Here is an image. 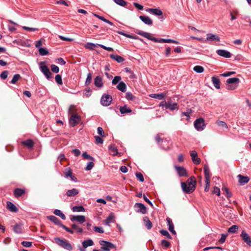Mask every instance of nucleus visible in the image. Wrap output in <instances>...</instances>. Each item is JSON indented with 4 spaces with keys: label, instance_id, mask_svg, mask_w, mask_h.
<instances>
[{
    "label": "nucleus",
    "instance_id": "obj_1",
    "mask_svg": "<svg viewBox=\"0 0 251 251\" xmlns=\"http://www.w3.org/2000/svg\"><path fill=\"white\" fill-rule=\"evenodd\" d=\"M135 33L141 35V36H142L149 40L154 41L155 42L168 43H174V44H179L178 42H177L176 40L171 39H162V38L158 39V38H156L154 37H152L151 36V34L150 33L144 32L142 30H138V29L135 31Z\"/></svg>",
    "mask_w": 251,
    "mask_h": 251
},
{
    "label": "nucleus",
    "instance_id": "obj_2",
    "mask_svg": "<svg viewBox=\"0 0 251 251\" xmlns=\"http://www.w3.org/2000/svg\"><path fill=\"white\" fill-rule=\"evenodd\" d=\"M196 180L193 176L190 177L186 182H181V186L183 191L187 194L193 192L196 188Z\"/></svg>",
    "mask_w": 251,
    "mask_h": 251
},
{
    "label": "nucleus",
    "instance_id": "obj_3",
    "mask_svg": "<svg viewBox=\"0 0 251 251\" xmlns=\"http://www.w3.org/2000/svg\"><path fill=\"white\" fill-rule=\"evenodd\" d=\"M55 243L59 246L68 251H71L73 247L70 243L65 239H61L59 237L54 238Z\"/></svg>",
    "mask_w": 251,
    "mask_h": 251
},
{
    "label": "nucleus",
    "instance_id": "obj_4",
    "mask_svg": "<svg viewBox=\"0 0 251 251\" xmlns=\"http://www.w3.org/2000/svg\"><path fill=\"white\" fill-rule=\"evenodd\" d=\"M48 219L50 220L51 222H52L54 224L56 225H58L61 227H62L63 229H64L66 231L71 233L73 234L74 233V231L70 228L67 227L66 226L63 225L61 223V221L58 219L57 218L54 216H47Z\"/></svg>",
    "mask_w": 251,
    "mask_h": 251
},
{
    "label": "nucleus",
    "instance_id": "obj_5",
    "mask_svg": "<svg viewBox=\"0 0 251 251\" xmlns=\"http://www.w3.org/2000/svg\"><path fill=\"white\" fill-rule=\"evenodd\" d=\"M239 81V79L236 77H232L227 79L226 80V88L228 90H234L237 87Z\"/></svg>",
    "mask_w": 251,
    "mask_h": 251
},
{
    "label": "nucleus",
    "instance_id": "obj_6",
    "mask_svg": "<svg viewBox=\"0 0 251 251\" xmlns=\"http://www.w3.org/2000/svg\"><path fill=\"white\" fill-rule=\"evenodd\" d=\"M39 65L41 71L43 73V74L45 75V76L48 79H50L52 77V74L50 72L48 67L46 65L45 62H41L39 63Z\"/></svg>",
    "mask_w": 251,
    "mask_h": 251
},
{
    "label": "nucleus",
    "instance_id": "obj_7",
    "mask_svg": "<svg viewBox=\"0 0 251 251\" xmlns=\"http://www.w3.org/2000/svg\"><path fill=\"white\" fill-rule=\"evenodd\" d=\"M99 243L101 246V249L104 251H109L112 249L116 248L114 244L108 241L100 240Z\"/></svg>",
    "mask_w": 251,
    "mask_h": 251
},
{
    "label": "nucleus",
    "instance_id": "obj_8",
    "mask_svg": "<svg viewBox=\"0 0 251 251\" xmlns=\"http://www.w3.org/2000/svg\"><path fill=\"white\" fill-rule=\"evenodd\" d=\"M81 121V118L77 114H73L70 115L69 119V124L72 126H75L78 124Z\"/></svg>",
    "mask_w": 251,
    "mask_h": 251
},
{
    "label": "nucleus",
    "instance_id": "obj_9",
    "mask_svg": "<svg viewBox=\"0 0 251 251\" xmlns=\"http://www.w3.org/2000/svg\"><path fill=\"white\" fill-rule=\"evenodd\" d=\"M204 120L202 118H200L196 120L194 122L195 127L198 131H201L204 129L205 126Z\"/></svg>",
    "mask_w": 251,
    "mask_h": 251
},
{
    "label": "nucleus",
    "instance_id": "obj_10",
    "mask_svg": "<svg viewBox=\"0 0 251 251\" xmlns=\"http://www.w3.org/2000/svg\"><path fill=\"white\" fill-rule=\"evenodd\" d=\"M112 100V97L109 95H103L101 99V103L104 106H108Z\"/></svg>",
    "mask_w": 251,
    "mask_h": 251
},
{
    "label": "nucleus",
    "instance_id": "obj_11",
    "mask_svg": "<svg viewBox=\"0 0 251 251\" xmlns=\"http://www.w3.org/2000/svg\"><path fill=\"white\" fill-rule=\"evenodd\" d=\"M241 237L243 240L249 246H251V239L250 236L244 230L242 231L241 235Z\"/></svg>",
    "mask_w": 251,
    "mask_h": 251
},
{
    "label": "nucleus",
    "instance_id": "obj_12",
    "mask_svg": "<svg viewBox=\"0 0 251 251\" xmlns=\"http://www.w3.org/2000/svg\"><path fill=\"white\" fill-rule=\"evenodd\" d=\"M146 11L155 16H159L163 15L162 11L158 8H148L146 9Z\"/></svg>",
    "mask_w": 251,
    "mask_h": 251
},
{
    "label": "nucleus",
    "instance_id": "obj_13",
    "mask_svg": "<svg viewBox=\"0 0 251 251\" xmlns=\"http://www.w3.org/2000/svg\"><path fill=\"white\" fill-rule=\"evenodd\" d=\"M190 155L192 157L193 162L195 164H199L201 163V159L198 157L197 152L195 151H192L190 152Z\"/></svg>",
    "mask_w": 251,
    "mask_h": 251
},
{
    "label": "nucleus",
    "instance_id": "obj_14",
    "mask_svg": "<svg viewBox=\"0 0 251 251\" xmlns=\"http://www.w3.org/2000/svg\"><path fill=\"white\" fill-rule=\"evenodd\" d=\"M134 207L139 208L137 211L138 212H140L143 214L147 213L146 207L141 203H136Z\"/></svg>",
    "mask_w": 251,
    "mask_h": 251
},
{
    "label": "nucleus",
    "instance_id": "obj_15",
    "mask_svg": "<svg viewBox=\"0 0 251 251\" xmlns=\"http://www.w3.org/2000/svg\"><path fill=\"white\" fill-rule=\"evenodd\" d=\"M72 222L76 221L80 224H82L85 222V217L83 215L73 216L71 218Z\"/></svg>",
    "mask_w": 251,
    "mask_h": 251
},
{
    "label": "nucleus",
    "instance_id": "obj_16",
    "mask_svg": "<svg viewBox=\"0 0 251 251\" xmlns=\"http://www.w3.org/2000/svg\"><path fill=\"white\" fill-rule=\"evenodd\" d=\"M140 19L145 24L151 25L153 24L152 20L148 16L141 15L139 16Z\"/></svg>",
    "mask_w": 251,
    "mask_h": 251
},
{
    "label": "nucleus",
    "instance_id": "obj_17",
    "mask_svg": "<svg viewBox=\"0 0 251 251\" xmlns=\"http://www.w3.org/2000/svg\"><path fill=\"white\" fill-rule=\"evenodd\" d=\"M216 52L219 55L226 58H230L231 55L229 51L224 50H218Z\"/></svg>",
    "mask_w": 251,
    "mask_h": 251
},
{
    "label": "nucleus",
    "instance_id": "obj_18",
    "mask_svg": "<svg viewBox=\"0 0 251 251\" xmlns=\"http://www.w3.org/2000/svg\"><path fill=\"white\" fill-rule=\"evenodd\" d=\"M176 169L180 176H187V172L183 167L176 166Z\"/></svg>",
    "mask_w": 251,
    "mask_h": 251
},
{
    "label": "nucleus",
    "instance_id": "obj_19",
    "mask_svg": "<svg viewBox=\"0 0 251 251\" xmlns=\"http://www.w3.org/2000/svg\"><path fill=\"white\" fill-rule=\"evenodd\" d=\"M22 144L24 146L27 147L28 149L31 150L33 148L34 143L33 140L31 139H27L26 140L22 142Z\"/></svg>",
    "mask_w": 251,
    "mask_h": 251
},
{
    "label": "nucleus",
    "instance_id": "obj_20",
    "mask_svg": "<svg viewBox=\"0 0 251 251\" xmlns=\"http://www.w3.org/2000/svg\"><path fill=\"white\" fill-rule=\"evenodd\" d=\"M95 85L99 88L103 87L102 79L100 76H97L94 79Z\"/></svg>",
    "mask_w": 251,
    "mask_h": 251
},
{
    "label": "nucleus",
    "instance_id": "obj_21",
    "mask_svg": "<svg viewBox=\"0 0 251 251\" xmlns=\"http://www.w3.org/2000/svg\"><path fill=\"white\" fill-rule=\"evenodd\" d=\"M203 170L205 180H210V172L207 164L204 165Z\"/></svg>",
    "mask_w": 251,
    "mask_h": 251
},
{
    "label": "nucleus",
    "instance_id": "obj_22",
    "mask_svg": "<svg viewBox=\"0 0 251 251\" xmlns=\"http://www.w3.org/2000/svg\"><path fill=\"white\" fill-rule=\"evenodd\" d=\"M25 189L17 188L14 190L13 194L16 198H19L25 194Z\"/></svg>",
    "mask_w": 251,
    "mask_h": 251
},
{
    "label": "nucleus",
    "instance_id": "obj_23",
    "mask_svg": "<svg viewBox=\"0 0 251 251\" xmlns=\"http://www.w3.org/2000/svg\"><path fill=\"white\" fill-rule=\"evenodd\" d=\"M206 40L219 42L220 41V37L215 34L208 33L206 35Z\"/></svg>",
    "mask_w": 251,
    "mask_h": 251
},
{
    "label": "nucleus",
    "instance_id": "obj_24",
    "mask_svg": "<svg viewBox=\"0 0 251 251\" xmlns=\"http://www.w3.org/2000/svg\"><path fill=\"white\" fill-rule=\"evenodd\" d=\"M6 207L12 212L16 213L18 211L17 207L12 202L9 201L7 202Z\"/></svg>",
    "mask_w": 251,
    "mask_h": 251
},
{
    "label": "nucleus",
    "instance_id": "obj_25",
    "mask_svg": "<svg viewBox=\"0 0 251 251\" xmlns=\"http://www.w3.org/2000/svg\"><path fill=\"white\" fill-rule=\"evenodd\" d=\"M166 220H167L168 225L169 226V231L172 234H173L174 235H176V232L174 230V226L173 223V222L172 221V220L170 218L168 217V218H167Z\"/></svg>",
    "mask_w": 251,
    "mask_h": 251
},
{
    "label": "nucleus",
    "instance_id": "obj_26",
    "mask_svg": "<svg viewBox=\"0 0 251 251\" xmlns=\"http://www.w3.org/2000/svg\"><path fill=\"white\" fill-rule=\"evenodd\" d=\"M237 177L239 178V182L241 185H244L249 181V178L248 176H244L241 175H238Z\"/></svg>",
    "mask_w": 251,
    "mask_h": 251
},
{
    "label": "nucleus",
    "instance_id": "obj_27",
    "mask_svg": "<svg viewBox=\"0 0 251 251\" xmlns=\"http://www.w3.org/2000/svg\"><path fill=\"white\" fill-rule=\"evenodd\" d=\"M178 108V106L176 103H172L171 101H168L167 109H169L170 110L173 111Z\"/></svg>",
    "mask_w": 251,
    "mask_h": 251
},
{
    "label": "nucleus",
    "instance_id": "obj_28",
    "mask_svg": "<svg viewBox=\"0 0 251 251\" xmlns=\"http://www.w3.org/2000/svg\"><path fill=\"white\" fill-rule=\"evenodd\" d=\"M212 81L215 87L218 89L220 88V81L218 78L216 76L212 77Z\"/></svg>",
    "mask_w": 251,
    "mask_h": 251
},
{
    "label": "nucleus",
    "instance_id": "obj_29",
    "mask_svg": "<svg viewBox=\"0 0 251 251\" xmlns=\"http://www.w3.org/2000/svg\"><path fill=\"white\" fill-rule=\"evenodd\" d=\"M110 57L118 63H122L125 61V59L123 57L118 55L110 54Z\"/></svg>",
    "mask_w": 251,
    "mask_h": 251
},
{
    "label": "nucleus",
    "instance_id": "obj_30",
    "mask_svg": "<svg viewBox=\"0 0 251 251\" xmlns=\"http://www.w3.org/2000/svg\"><path fill=\"white\" fill-rule=\"evenodd\" d=\"M79 193V191L77 189H72L71 190H69L66 192V195L68 197H73L77 194H78Z\"/></svg>",
    "mask_w": 251,
    "mask_h": 251
},
{
    "label": "nucleus",
    "instance_id": "obj_31",
    "mask_svg": "<svg viewBox=\"0 0 251 251\" xmlns=\"http://www.w3.org/2000/svg\"><path fill=\"white\" fill-rule=\"evenodd\" d=\"M151 98L156 99L159 100H163L166 96V94L164 93L161 94H151L150 95Z\"/></svg>",
    "mask_w": 251,
    "mask_h": 251
},
{
    "label": "nucleus",
    "instance_id": "obj_32",
    "mask_svg": "<svg viewBox=\"0 0 251 251\" xmlns=\"http://www.w3.org/2000/svg\"><path fill=\"white\" fill-rule=\"evenodd\" d=\"M117 88L119 90L123 92H125L126 91V86L125 82L121 81L117 86Z\"/></svg>",
    "mask_w": 251,
    "mask_h": 251
},
{
    "label": "nucleus",
    "instance_id": "obj_33",
    "mask_svg": "<svg viewBox=\"0 0 251 251\" xmlns=\"http://www.w3.org/2000/svg\"><path fill=\"white\" fill-rule=\"evenodd\" d=\"M14 231L16 233H21L22 232V226L21 224H16L13 227Z\"/></svg>",
    "mask_w": 251,
    "mask_h": 251
},
{
    "label": "nucleus",
    "instance_id": "obj_34",
    "mask_svg": "<svg viewBox=\"0 0 251 251\" xmlns=\"http://www.w3.org/2000/svg\"><path fill=\"white\" fill-rule=\"evenodd\" d=\"M119 110L121 114H126L131 113L132 112V110L129 107H127L126 105L121 106L119 108Z\"/></svg>",
    "mask_w": 251,
    "mask_h": 251
},
{
    "label": "nucleus",
    "instance_id": "obj_35",
    "mask_svg": "<svg viewBox=\"0 0 251 251\" xmlns=\"http://www.w3.org/2000/svg\"><path fill=\"white\" fill-rule=\"evenodd\" d=\"M82 244L83 248H84V249H86V248H87L89 246H93L94 245V242L92 241V240L88 239V240H84L82 242Z\"/></svg>",
    "mask_w": 251,
    "mask_h": 251
},
{
    "label": "nucleus",
    "instance_id": "obj_36",
    "mask_svg": "<svg viewBox=\"0 0 251 251\" xmlns=\"http://www.w3.org/2000/svg\"><path fill=\"white\" fill-rule=\"evenodd\" d=\"M71 227L77 233H81L83 232V229L75 224H72Z\"/></svg>",
    "mask_w": 251,
    "mask_h": 251
},
{
    "label": "nucleus",
    "instance_id": "obj_37",
    "mask_svg": "<svg viewBox=\"0 0 251 251\" xmlns=\"http://www.w3.org/2000/svg\"><path fill=\"white\" fill-rule=\"evenodd\" d=\"M108 149L109 150H110L111 151H112L113 152H114V153L113 154V156H115L116 155H117L119 152L118 151V150L116 148V147H115V145H114V144H111L109 146H108Z\"/></svg>",
    "mask_w": 251,
    "mask_h": 251
},
{
    "label": "nucleus",
    "instance_id": "obj_38",
    "mask_svg": "<svg viewBox=\"0 0 251 251\" xmlns=\"http://www.w3.org/2000/svg\"><path fill=\"white\" fill-rule=\"evenodd\" d=\"M126 98L127 100H129L135 101L137 99L131 92H127L126 94Z\"/></svg>",
    "mask_w": 251,
    "mask_h": 251
},
{
    "label": "nucleus",
    "instance_id": "obj_39",
    "mask_svg": "<svg viewBox=\"0 0 251 251\" xmlns=\"http://www.w3.org/2000/svg\"><path fill=\"white\" fill-rule=\"evenodd\" d=\"M53 213L55 215L59 216L63 220H65L66 219L65 215L60 210L55 209Z\"/></svg>",
    "mask_w": 251,
    "mask_h": 251
},
{
    "label": "nucleus",
    "instance_id": "obj_40",
    "mask_svg": "<svg viewBox=\"0 0 251 251\" xmlns=\"http://www.w3.org/2000/svg\"><path fill=\"white\" fill-rule=\"evenodd\" d=\"M73 114H77L76 112V109L75 107V106L74 105H71L70 106L69 110H68V114L69 115H72Z\"/></svg>",
    "mask_w": 251,
    "mask_h": 251
},
{
    "label": "nucleus",
    "instance_id": "obj_41",
    "mask_svg": "<svg viewBox=\"0 0 251 251\" xmlns=\"http://www.w3.org/2000/svg\"><path fill=\"white\" fill-rule=\"evenodd\" d=\"M144 221L145 222L146 227L148 229H150L152 226V224L151 221L149 220V218L148 217H146L144 219Z\"/></svg>",
    "mask_w": 251,
    "mask_h": 251
},
{
    "label": "nucleus",
    "instance_id": "obj_42",
    "mask_svg": "<svg viewBox=\"0 0 251 251\" xmlns=\"http://www.w3.org/2000/svg\"><path fill=\"white\" fill-rule=\"evenodd\" d=\"M239 227L237 225H233L230 227L228 229V232L231 233H236L237 230L238 229Z\"/></svg>",
    "mask_w": 251,
    "mask_h": 251
},
{
    "label": "nucleus",
    "instance_id": "obj_43",
    "mask_svg": "<svg viewBox=\"0 0 251 251\" xmlns=\"http://www.w3.org/2000/svg\"><path fill=\"white\" fill-rule=\"evenodd\" d=\"M73 212H84V208L82 206H75L72 208Z\"/></svg>",
    "mask_w": 251,
    "mask_h": 251
},
{
    "label": "nucleus",
    "instance_id": "obj_44",
    "mask_svg": "<svg viewBox=\"0 0 251 251\" xmlns=\"http://www.w3.org/2000/svg\"><path fill=\"white\" fill-rule=\"evenodd\" d=\"M193 70L198 73H201L204 71V68L201 66L198 65L193 68Z\"/></svg>",
    "mask_w": 251,
    "mask_h": 251
},
{
    "label": "nucleus",
    "instance_id": "obj_45",
    "mask_svg": "<svg viewBox=\"0 0 251 251\" xmlns=\"http://www.w3.org/2000/svg\"><path fill=\"white\" fill-rule=\"evenodd\" d=\"M92 76L91 73L88 74L87 75V78L85 80V84L86 86L89 85L91 83L92 81Z\"/></svg>",
    "mask_w": 251,
    "mask_h": 251
},
{
    "label": "nucleus",
    "instance_id": "obj_46",
    "mask_svg": "<svg viewBox=\"0 0 251 251\" xmlns=\"http://www.w3.org/2000/svg\"><path fill=\"white\" fill-rule=\"evenodd\" d=\"M20 78L21 76L19 74L15 75L11 81V83L12 84H15Z\"/></svg>",
    "mask_w": 251,
    "mask_h": 251
},
{
    "label": "nucleus",
    "instance_id": "obj_47",
    "mask_svg": "<svg viewBox=\"0 0 251 251\" xmlns=\"http://www.w3.org/2000/svg\"><path fill=\"white\" fill-rule=\"evenodd\" d=\"M98 45H95L93 43H87L85 46V47L86 48V49H89L90 50H93L94 48L97 47Z\"/></svg>",
    "mask_w": 251,
    "mask_h": 251
},
{
    "label": "nucleus",
    "instance_id": "obj_48",
    "mask_svg": "<svg viewBox=\"0 0 251 251\" xmlns=\"http://www.w3.org/2000/svg\"><path fill=\"white\" fill-rule=\"evenodd\" d=\"M159 232L162 235L165 236L167 238L170 239H172V237L170 235V234L169 233L168 231H167L166 230L162 229V230H160Z\"/></svg>",
    "mask_w": 251,
    "mask_h": 251
},
{
    "label": "nucleus",
    "instance_id": "obj_49",
    "mask_svg": "<svg viewBox=\"0 0 251 251\" xmlns=\"http://www.w3.org/2000/svg\"><path fill=\"white\" fill-rule=\"evenodd\" d=\"M64 173V175H65V176L67 177H68L69 176L70 177L73 175L72 170L70 168H68L66 169L65 170Z\"/></svg>",
    "mask_w": 251,
    "mask_h": 251
},
{
    "label": "nucleus",
    "instance_id": "obj_50",
    "mask_svg": "<svg viewBox=\"0 0 251 251\" xmlns=\"http://www.w3.org/2000/svg\"><path fill=\"white\" fill-rule=\"evenodd\" d=\"M216 123L219 126L224 127L226 129L227 128V126L226 124L224 121H217Z\"/></svg>",
    "mask_w": 251,
    "mask_h": 251
},
{
    "label": "nucleus",
    "instance_id": "obj_51",
    "mask_svg": "<svg viewBox=\"0 0 251 251\" xmlns=\"http://www.w3.org/2000/svg\"><path fill=\"white\" fill-rule=\"evenodd\" d=\"M39 52L41 55H46L49 54L48 51L43 48H40L39 50Z\"/></svg>",
    "mask_w": 251,
    "mask_h": 251
},
{
    "label": "nucleus",
    "instance_id": "obj_52",
    "mask_svg": "<svg viewBox=\"0 0 251 251\" xmlns=\"http://www.w3.org/2000/svg\"><path fill=\"white\" fill-rule=\"evenodd\" d=\"M55 80L56 83L59 85L62 84V77L60 75H57L55 77Z\"/></svg>",
    "mask_w": 251,
    "mask_h": 251
},
{
    "label": "nucleus",
    "instance_id": "obj_53",
    "mask_svg": "<svg viewBox=\"0 0 251 251\" xmlns=\"http://www.w3.org/2000/svg\"><path fill=\"white\" fill-rule=\"evenodd\" d=\"M135 176L136 177L141 181L143 182L144 181V178L143 175L140 172H137L135 174Z\"/></svg>",
    "mask_w": 251,
    "mask_h": 251
},
{
    "label": "nucleus",
    "instance_id": "obj_54",
    "mask_svg": "<svg viewBox=\"0 0 251 251\" xmlns=\"http://www.w3.org/2000/svg\"><path fill=\"white\" fill-rule=\"evenodd\" d=\"M51 70L55 73H58L59 71V67L55 65L52 64L50 66Z\"/></svg>",
    "mask_w": 251,
    "mask_h": 251
},
{
    "label": "nucleus",
    "instance_id": "obj_55",
    "mask_svg": "<svg viewBox=\"0 0 251 251\" xmlns=\"http://www.w3.org/2000/svg\"><path fill=\"white\" fill-rule=\"evenodd\" d=\"M161 244L163 247H164L166 248H168L171 246L170 243L165 240H162Z\"/></svg>",
    "mask_w": 251,
    "mask_h": 251
},
{
    "label": "nucleus",
    "instance_id": "obj_56",
    "mask_svg": "<svg viewBox=\"0 0 251 251\" xmlns=\"http://www.w3.org/2000/svg\"><path fill=\"white\" fill-rule=\"evenodd\" d=\"M114 1L117 4L124 6L126 5V2L124 0H114Z\"/></svg>",
    "mask_w": 251,
    "mask_h": 251
},
{
    "label": "nucleus",
    "instance_id": "obj_57",
    "mask_svg": "<svg viewBox=\"0 0 251 251\" xmlns=\"http://www.w3.org/2000/svg\"><path fill=\"white\" fill-rule=\"evenodd\" d=\"M121 79V77L120 76H115L113 79L112 83L113 84L115 85L118 83Z\"/></svg>",
    "mask_w": 251,
    "mask_h": 251
},
{
    "label": "nucleus",
    "instance_id": "obj_58",
    "mask_svg": "<svg viewBox=\"0 0 251 251\" xmlns=\"http://www.w3.org/2000/svg\"><path fill=\"white\" fill-rule=\"evenodd\" d=\"M95 138L96 143L97 144H101L103 143V140L100 137L98 136H96L95 137Z\"/></svg>",
    "mask_w": 251,
    "mask_h": 251
},
{
    "label": "nucleus",
    "instance_id": "obj_59",
    "mask_svg": "<svg viewBox=\"0 0 251 251\" xmlns=\"http://www.w3.org/2000/svg\"><path fill=\"white\" fill-rule=\"evenodd\" d=\"M94 166V164L92 162H90L87 164L86 167L85 168L86 171L91 170Z\"/></svg>",
    "mask_w": 251,
    "mask_h": 251
},
{
    "label": "nucleus",
    "instance_id": "obj_60",
    "mask_svg": "<svg viewBox=\"0 0 251 251\" xmlns=\"http://www.w3.org/2000/svg\"><path fill=\"white\" fill-rule=\"evenodd\" d=\"M21 244L24 247H30L32 246V243L31 242L23 241Z\"/></svg>",
    "mask_w": 251,
    "mask_h": 251
},
{
    "label": "nucleus",
    "instance_id": "obj_61",
    "mask_svg": "<svg viewBox=\"0 0 251 251\" xmlns=\"http://www.w3.org/2000/svg\"><path fill=\"white\" fill-rule=\"evenodd\" d=\"M82 156H83L86 159L91 160H94V158L93 157L89 155V154H88L86 152L83 153Z\"/></svg>",
    "mask_w": 251,
    "mask_h": 251
},
{
    "label": "nucleus",
    "instance_id": "obj_62",
    "mask_svg": "<svg viewBox=\"0 0 251 251\" xmlns=\"http://www.w3.org/2000/svg\"><path fill=\"white\" fill-rule=\"evenodd\" d=\"M8 72L7 71H4L0 74V77L2 79H5L7 78Z\"/></svg>",
    "mask_w": 251,
    "mask_h": 251
},
{
    "label": "nucleus",
    "instance_id": "obj_63",
    "mask_svg": "<svg viewBox=\"0 0 251 251\" xmlns=\"http://www.w3.org/2000/svg\"><path fill=\"white\" fill-rule=\"evenodd\" d=\"M212 193L219 196L220 195V190L217 187H214L212 191Z\"/></svg>",
    "mask_w": 251,
    "mask_h": 251
},
{
    "label": "nucleus",
    "instance_id": "obj_64",
    "mask_svg": "<svg viewBox=\"0 0 251 251\" xmlns=\"http://www.w3.org/2000/svg\"><path fill=\"white\" fill-rule=\"evenodd\" d=\"M98 133L101 137L104 136V132L102 127H99L98 128Z\"/></svg>",
    "mask_w": 251,
    "mask_h": 251
}]
</instances>
